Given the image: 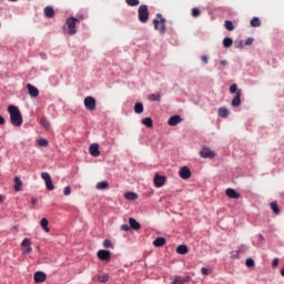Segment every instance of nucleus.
Returning <instances> with one entry per match:
<instances>
[{"instance_id": "obj_44", "label": "nucleus", "mask_w": 284, "mask_h": 284, "mask_svg": "<svg viewBox=\"0 0 284 284\" xmlns=\"http://www.w3.org/2000/svg\"><path fill=\"white\" fill-rule=\"evenodd\" d=\"M120 230H122V232H130V225L123 224L121 225Z\"/></svg>"}, {"instance_id": "obj_7", "label": "nucleus", "mask_w": 284, "mask_h": 284, "mask_svg": "<svg viewBox=\"0 0 284 284\" xmlns=\"http://www.w3.org/2000/svg\"><path fill=\"white\" fill-rule=\"evenodd\" d=\"M41 179L44 181L47 190L52 192V190H54V184L52 183V178L50 176V173L42 172Z\"/></svg>"}, {"instance_id": "obj_48", "label": "nucleus", "mask_w": 284, "mask_h": 284, "mask_svg": "<svg viewBox=\"0 0 284 284\" xmlns=\"http://www.w3.org/2000/svg\"><path fill=\"white\" fill-rule=\"evenodd\" d=\"M272 267H278V257H275L272 262Z\"/></svg>"}, {"instance_id": "obj_11", "label": "nucleus", "mask_w": 284, "mask_h": 284, "mask_svg": "<svg viewBox=\"0 0 284 284\" xmlns=\"http://www.w3.org/2000/svg\"><path fill=\"white\" fill-rule=\"evenodd\" d=\"M97 256L100 258V261H110L111 253L108 250H100L98 251Z\"/></svg>"}, {"instance_id": "obj_50", "label": "nucleus", "mask_w": 284, "mask_h": 284, "mask_svg": "<svg viewBox=\"0 0 284 284\" xmlns=\"http://www.w3.org/2000/svg\"><path fill=\"white\" fill-rule=\"evenodd\" d=\"M201 59H202V62H203V63H207V55H202Z\"/></svg>"}, {"instance_id": "obj_32", "label": "nucleus", "mask_w": 284, "mask_h": 284, "mask_svg": "<svg viewBox=\"0 0 284 284\" xmlns=\"http://www.w3.org/2000/svg\"><path fill=\"white\" fill-rule=\"evenodd\" d=\"M224 28L225 30H227L229 32H232L234 30V23L230 20H226L224 22Z\"/></svg>"}, {"instance_id": "obj_21", "label": "nucleus", "mask_w": 284, "mask_h": 284, "mask_svg": "<svg viewBox=\"0 0 284 284\" xmlns=\"http://www.w3.org/2000/svg\"><path fill=\"white\" fill-rule=\"evenodd\" d=\"M217 114L222 119H227V116H230V110H227V108H225V106H222L219 109Z\"/></svg>"}, {"instance_id": "obj_12", "label": "nucleus", "mask_w": 284, "mask_h": 284, "mask_svg": "<svg viewBox=\"0 0 284 284\" xmlns=\"http://www.w3.org/2000/svg\"><path fill=\"white\" fill-rule=\"evenodd\" d=\"M182 121H183V118H181V115H172L168 120V124L171 126H174V125H179V123H181Z\"/></svg>"}, {"instance_id": "obj_17", "label": "nucleus", "mask_w": 284, "mask_h": 284, "mask_svg": "<svg viewBox=\"0 0 284 284\" xmlns=\"http://www.w3.org/2000/svg\"><path fill=\"white\" fill-rule=\"evenodd\" d=\"M229 65H230V62H227V60H220L216 63V68H217L219 72H225V70H227Z\"/></svg>"}, {"instance_id": "obj_54", "label": "nucleus", "mask_w": 284, "mask_h": 284, "mask_svg": "<svg viewBox=\"0 0 284 284\" xmlns=\"http://www.w3.org/2000/svg\"><path fill=\"white\" fill-rule=\"evenodd\" d=\"M31 203L34 205V203H37V199H32Z\"/></svg>"}, {"instance_id": "obj_45", "label": "nucleus", "mask_w": 284, "mask_h": 284, "mask_svg": "<svg viewBox=\"0 0 284 284\" xmlns=\"http://www.w3.org/2000/svg\"><path fill=\"white\" fill-rule=\"evenodd\" d=\"M103 247H112V241H110V240H104V242H103Z\"/></svg>"}, {"instance_id": "obj_49", "label": "nucleus", "mask_w": 284, "mask_h": 284, "mask_svg": "<svg viewBox=\"0 0 284 284\" xmlns=\"http://www.w3.org/2000/svg\"><path fill=\"white\" fill-rule=\"evenodd\" d=\"M0 125H6V119L3 115H0Z\"/></svg>"}, {"instance_id": "obj_23", "label": "nucleus", "mask_w": 284, "mask_h": 284, "mask_svg": "<svg viewBox=\"0 0 284 284\" xmlns=\"http://www.w3.org/2000/svg\"><path fill=\"white\" fill-rule=\"evenodd\" d=\"M124 199H126V201H136V199H139V195L134 192H126L124 194Z\"/></svg>"}, {"instance_id": "obj_27", "label": "nucleus", "mask_w": 284, "mask_h": 284, "mask_svg": "<svg viewBox=\"0 0 284 284\" xmlns=\"http://www.w3.org/2000/svg\"><path fill=\"white\" fill-rule=\"evenodd\" d=\"M40 225H41V227H42V230L44 231V232H50V227H48V225H49V222H48V219H42L41 221H40Z\"/></svg>"}, {"instance_id": "obj_28", "label": "nucleus", "mask_w": 284, "mask_h": 284, "mask_svg": "<svg viewBox=\"0 0 284 284\" xmlns=\"http://www.w3.org/2000/svg\"><path fill=\"white\" fill-rule=\"evenodd\" d=\"M135 114H143V103L136 102L134 105Z\"/></svg>"}, {"instance_id": "obj_24", "label": "nucleus", "mask_w": 284, "mask_h": 284, "mask_svg": "<svg viewBox=\"0 0 284 284\" xmlns=\"http://www.w3.org/2000/svg\"><path fill=\"white\" fill-rule=\"evenodd\" d=\"M44 16L48 18V19H52L54 17V9L52 7H47L44 9Z\"/></svg>"}, {"instance_id": "obj_51", "label": "nucleus", "mask_w": 284, "mask_h": 284, "mask_svg": "<svg viewBox=\"0 0 284 284\" xmlns=\"http://www.w3.org/2000/svg\"><path fill=\"white\" fill-rule=\"evenodd\" d=\"M257 241H258L260 243H262V241H263V235H262V234H258V235H257Z\"/></svg>"}, {"instance_id": "obj_36", "label": "nucleus", "mask_w": 284, "mask_h": 284, "mask_svg": "<svg viewBox=\"0 0 284 284\" xmlns=\"http://www.w3.org/2000/svg\"><path fill=\"white\" fill-rule=\"evenodd\" d=\"M40 123L44 128V130L50 129V121H48L45 118H41Z\"/></svg>"}, {"instance_id": "obj_35", "label": "nucleus", "mask_w": 284, "mask_h": 284, "mask_svg": "<svg viewBox=\"0 0 284 284\" xmlns=\"http://www.w3.org/2000/svg\"><path fill=\"white\" fill-rule=\"evenodd\" d=\"M150 101H161V93H152L149 95Z\"/></svg>"}, {"instance_id": "obj_52", "label": "nucleus", "mask_w": 284, "mask_h": 284, "mask_svg": "<svg viewBox=\"0 0 284 284\" xmlns=\"http://www.w3.org/2000/svg\"><path fill=\"white\" fill-rule=\"evenodd\" d=\"M235 48H243V40H241Z\"/></svg>"}, {"instance_id": "obj_34", "label": "nucleus", "mask_w": 284, "mask_h": 284, "mask_svg": "<svg viewBox=\"0 0 284 284\" xmlns=\"http://www.w3.org/2000/svg\"><path fill=\"white\" fill-rule=\"evenodd\" d=\"M271 210L274 212V214H281V209H278V204L276 202L271 203Z\"/></svg>"}, {"instance_id": "obj_30", "label": "nucleus", "mask_w": 284, "mask_h": 284, "mask_svg": "<svg viewBox=\"0 0 284 284\" xmlns=\"http://www.w3.org/2000/svg\"><path fill=\"white\" fill-rule=\"evenodd\" d=\"M176 252H178V254H187V252H189L187 245H179L176 247Z\"/></svg>"}, {"instance_id": "obj_33", "label": "nucleus", "mask_w": 284, "mask_h": 284, "mask_svg": "<svg viewBox=\"0 0 284 284\" xmlns=\"http://www.w3.org/2000/svg\"><path fill=\"white\" fill-rule=\"evenodd\" d=\"M247 250H250V246L242 244L239 246L236 254H245V252H247Z\"/></svg>"}, {"instance_id": "obj_25", "label": "nucleus", "mask_w": 284, "mask_h": 284, "mask_svg": "<svg viewBox=\"0 0 284 284\" xmlns=\"http://www.w3.org/2000/svg\"><path fill=\"white\" fill-rule=\"evenodd\" d=\"M108 187H110V183H108V181L97 183V190H108Z\"/></svg>"}, {"instance_id": "obj_40", "label": "nucleus", "mask_w": 284, "mask_h": 284, "mask_svg": "<svg viewBox=\"0 0 284 284\" xmlns=\"http://www.w3.org/2000/svg\"><path fill=\"white\" fill-rule=\"evenodd\" d=\"M48 140L45 139H39L38 140V145H40V148H48Z\"/></svg>"}, {"instance_id": "obj_46", "label": "nucleus", "mask_w": 284, "mask_h": 284, "mask_svg": "<svg viewBox=\"0 0 284 284\" xmlns=\"http://www.w3.org/2000/svg\"><path fill=\"white\" fill-rule=\"evenodd\" d=\"M254 43V38H247L244 42V45H252Z\"/></svg>"}, {"instance_id": "obj_6", "label": "nucleus", "mask_w": 284, "mask_h": 284, "mask_svg": "<svg viewBox=\"0 0 284 284\" xmlns=\"http://www.w3.org/2000/svg\"><path fill=\"white\" fill-rule=\"evenodd\" d=\"M84 108L89 110V112H94V110H97V99L93 97L84 98Z\"/></svg>"}, {"instance_id": "obj_18", "label": "nucleus", "mask_w": 284, "mask_h": 284, "mask_svg": "<svg viewBox=\"0 0 284 284\" xmlns=\"http://www.w3.org/2000/svg\"><path fill=\"white\" fill-rule=\"evenodd\" d=\"M225 193L229 199H241V193L236 192L234 189H226Z\"/></svg>"}, {"instance_id": "obj_37", "label": "nucleus", "mask_w": 284, "mask_h": 284, "mask_svg": "<svg viewBox=\"0 0 284 284\" xmlns=\"http://www.w3.org/2000/svg\"><path fill=\"white\" fill-rule=\"evenodd\" d=\"M98 281H99L100 283H108V281H109V275H108V274L98 275Z\"/></svg>"}, {"instance_id": "obj_47", "label": "nucleus", "mask_w": 284, "mask_h": 284, "mask_svg": "<svg viewBox=\"0 0 284 284\" xmlns=\"http://www.w3.org/2000/svg\"><path fill=\"white\" fill-rule=\"evenodd\" d=\"M70 194H71V189H70V186H65V187H64V196H70Z\"/></svg>"}, {"instance_id": "obj_15", "label": "nucleus", "mask_w": 284, "mask_h": 284, "mask_svg": "<svg viewBox=\"0 0 284 284\" xmlns=\"http://www.w3.org/2000/svg\"><path fill=\"white\" fill-rule=\"evenodd\" d=\"M27 90H28L30 97H33L34 99H37V97H39V89H37V87L28 83Z\"/></svg>"}, {"instance_id": "obj_8", "label": "nucleus", "mask_w": 284, "mask_h": 284, "mask_svg": "<svg viewBox=\"0 0 284 284\" xmlns=\"http://www.w3.org/2000/svg\"><path fill=\"white\" fill-rule=\"evenodd\" d=\"M32 242L30 241V239H24L21 243V247H23L22 250V254H30V252H32Z\"/></svg>"}, {"instance_id": "obj_26", "label": "nucleus", "mask_w": 284, "mask_h": 284, "mask_svg": "<svg viewBox=\"0 0 284 284\" xmlns=\"http://www.w3.org/2000/svg\"><path fill=\"white\" fill-rule=\"evenodd\" d=\"M234 40L230 37L223 39V48H232Z\"/></svg>"}, {"instance_id": "obj_10", "label": "nucleus", "mask_w": 284, "mask_h": 284, "mask_svg": "<svg viewBox=\"0 0 284 284\" xmlns=\"http://www.w3.org/2000/svg\"><path fill=\"white\" fill-rule=\"evenodd\" d=\"M200 156L202 159H214V152L210 148L204 146L200 152Z\"/></svg>"}, {"instance_id": "obj_2", "label": "nucleus", "mask_w": 284, "mask_h": 284, "mask_svg": "<svg viewBox=\"0 0 284 284\" xmlns=\"http://www.w3.org/2000/svg\"><path fill=\"white\" fill-rule=\"evenodd\" d=\"M230 94H235L231 102L232 106L239 108V105H241V95L243 94V91L239 89V85L236 83L230 87Z\"/></svg>"}, {"instance_id": "obj_42", "label": "nucleus", "mask_w": 284, "mask_h": 284, "mask_svg": "<svg viewBox=\"0 0 284 284\" xmlns=\"http://www.w3.org/2000/svg\"><path fill=\"white\" fill-rule=\"evenodd\" d=\"M192 17L196 19V17H201V9L199 8H193L192 9Z\"/></svg>"}, {"instance_id": "obj_20", "label": "nucleus", "mask_w": 284, "mask_h": 284, "mask_svg": "<svg viewBox=\"0 0 284 284\" xmlns=\"http://www.w3.org/2000/svg\"><path fill=\"white\" fill-rule=\"evenodd\" d=\"M129 224L131 230H141V223H139L136 220H134V217H130L129 219Z\"/></svg>"}, {"instance_id": "obj_9", "label": "nucleus", "mask_w": 284, "mask_h": 284, "mask_svg": "<svg viewBox=\"0 0 284 284\" xmlns=\"http://www.w3.org/2000/svg\"><path fill=\"white\" fill-rule=\"evenodd\" d=\"M179 175L185 181L192 178V171L187 166H182L180 168Z\"/></svg>"}, {"instance_id": "obj_43", "label": "nucleus", "mask_w": 284, "mask_h": 284, "mask_svg": "<svg viewBox=\"0 0 284 284\" xmlns=\"http://www.w3.org/2000/svg\"><path fill=\"white\" fill-rule=\"evenodd\" d=\"M201 272L204 276H207L210 274H212V270L207 268V267H202Z\"/></svg>"}, {"instance_id": "obj_19", "label": "nucleus", "mask_w": 284, "mask_h": 284, "mask_svg": "<svg viewBox=\"0 0 284 284\" xmlns=\"http://www.w3.org/2000/svg\"><path fill=\"white\" fill-rule=\"evenodd\" d=\"M22 186H23V182L21 181V179L19 176H16L14 178V185H13L14 192H21Z\"/></svg>"}, {"instance_id": "obj_29", "label": "nucleus", "mask_w": 284, "mask_h": 284, "mask_svg": "<svg viewBox=\"0 0 284 284\" xmlns=\"http://www.w3.org/2000/svg\"><path fill=\"white\" fill-rule=\"evenodd\" d=\"M142 125H145L146 128H153L154 122L151 120V118H144L142 120Z\"/></svg>"}, {"instance_id": "obj_39", "label": "nucleus", "mask_w": 284, "mask_h": 284, "mask_svg": "<svg viewBox=\"0 0 284 284\" xmlns=\"http://www.w3.org/2000/svg\"><path fill=\"white\" fill-rule=\"evenodd\" d=\"M125 3L131 6L132 8L139 6L141 3L139 0H125Z\"/></svg>"}, {"instance_id": "obj_41", "label": "nucleus", "mask_w": 284, "mask_h": 284, "mask_svg": "<svg viewBox=\"0 0 284 284\" xmlns=\"http://www.w3.org/2000/svg\"><path fill=\"white\" fill-rule=\"evenodd\" d=\"M245 265L246 267H254L255 265L254 260L252 257H247L245 261Z\"/></svg>"}, {"instance_id": "obj_13", "label": "nucleus", "mask_w": 284, "mask_h": 284, "mask_svg": "<svg viewBox=\"0 0 284 284\" xmlns=\"http://www.w3.org/2000/svg\"><path fill=\"white\" fill-rule=\"evenodd\" d=\"M154 185H155V187H163V185H165V176L155 174Z\"/></svg>"}, {"instance_id": "obj_22", "label": "nucleus", "mask_w": 284, "mask_h": 284, "mask_svg": "<svg viewBox=\"0 0 284 284\" xmlns=\"http://www.w3.org/2000/svg\"><path fill=\"white\" fill-rule=\"evenodd\" d=\"M166 243V240L165 237H156L154 241H153V245L154 247H163Z\"/></svg>"}, {"instance_id": "obj_31", "label": "nucleus", "mask_w": 284, "mask_h": 284, "mask_svg": "<svg viewBox=\"0 0 284 284\" xmlns=\"http://www.w3.org/2000/svg\"><path fill=\"white\" fill-rule=\"evenodd\" d=\"M260 26H261V19H258V17H254L251 20V27L252 28H260Z\"/></svg>"}, {"instance_id": "obj_5", "label": "nucleus", "mask_w": 284, "mask_h": 284, "mask_svg": "<svg viewBox=\"0 0 284 284\" xmlns=\"http://www.w3.org/2000/svg\"><path fill=\"white\" fill-rule=\"evenodd\" d=\"M77 23H79V19L74 17L67 20V34L70 37H74V34H77Z\"/></svg>"}, {"instance_id": "obj_1", "label": "nucleus", "mask_w": 284, "mask_h": 284, "mask_svg": "<svg viewBox=\"0 0 284 284\" xmlns=\"http://www.w3.org/2000/svg\"><path fill=\"white\" fill-rule=\"evenodd\" d=\"M8 112L10 114V121L16 128H20V125H23V116L21 115V111H19V108L14 105H9Z\"/></svg>"}, {"instance_id": "obj_14", "label": "nucleus", "mask_w": 284, "mask_h": 284, "mask_svg": "<svg viewBox=\"0 0 284 284\" xmlns=\"http://www.w3.org/2000/svg\"><path fill=\"white\" fill-rule=\"evenodd\" d=\"M33 278L34 283H45L47 275L43 272H36Z\"/></svg>"}, {"instance_id": "obj_3", "label": "nucleus", "mask_w": 284, "mask_h": 284, "mask_svg": "<svg viewBox=\"0 0 284 284\" xmlns=\"http://www.w3.org/2000/svg\"><path fill=\"white\" fill-rule=\"evenodd\" d=\"M138 17L140 23H148L150 19V10L148 9V4H141L138 9Z\"/></svg>"}, {"instance_id": "obj_4", "label": "nucleus", "mask_w": 284, "mask_h": 284, "mask_svg": "<svg viewBox=\"0 0 284 284\" xmlns=\"http://www.w3.org/2000/svg\"><path fill=\"white\" fill-rule=\"evenodd\" d=\"M158 19L153 20L154 30H158L160 34H165V18L161 16V13L156 14ZM160 19V20H159Z\"/></svg>"}, {"instance_id": "obj_53", "label": "nucleus", "mask_w": 284, "mask_h": 284, "mask_svg": "<svg viewBox=\"0 0 284 284\" xmlns=\"http://www.w3.org/2000/svg\"><path fill=\"white\" fill-rule=\"evenodd\" d=\"M3 201H6V196L0 195V203H3Z\"/></svg>"}, {"instance_id": "obj_38", "label": "nucleus", "mask_w": 284, "mask_h": 284, "mask_svg": "<svg viewBox=\"0 0 284 284\" xmlns=\"http://www.w3.org/2000/svg\"><path fill=\"white\" fill-rule=\"evenodd\" d=\"M171 284H185V278H183L182 276H175Z\"/></svg>"}, {"instance_id": "obj_16", "label": "nucleus", "mask_w": 284, "mask_h": 284, "mask_svg": "<svg viewBox=\"0 0 284 284\" xmlns=\"http://www.w3.org/2000/svg\"><path fill=\"white\" fill-rule=\"evenodd\" d=\"M91 156H101V151H99V144L93 143L89 148Z\"/></svg>"}]
</instances>
